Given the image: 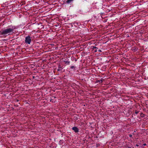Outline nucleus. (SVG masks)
I'll return each mask as SVG.
<instances>
[{"instance_id": "obj_1", "label": "nucleus", "mask_w": 148, "mask_h": 148, "mask_svg": "<svg viewBox=\"0 0 148 148\" xmlns=\"http://www.w3.org/2000/svg\"><path fill=\"white\" fill-rule=\"evenodd\" d=\"M15 29L14 26H11L10 27H8L0 32V34L3 36L10 35L13 32L14 30Z\"/></svg>"}, {"instance_id": "obj_2", "label": "nucleus", "mask_w": 148, "mask_h": 148, "mask_svg": "<svg viewBox=\"0 0 148 148\" xmlns=\"http://www.w3.org/2000/svg\"><path fill=\"white\" fill-rule=\"evenodd\" d=\"M31 41V38L29 36H28L25 37V42L26 43L29 44Z\"/></svg>"}, {"instance_id": "obj_3", "label": "nucleus", "mask_w": 148, "mask_h": 148, "mask_svg": "<svg viewBox=\"0 0 148 148\" xmlns=\"http://www.w3.org/2000/svg\"><path fill=\"white\" fill-rule=\"evenodd\" d=\"M72 129L75 132H79L78 128L76 127H73Z\"/></svg>"}, {"instance_id": "obj_4", "label": "nucleus", "mask_w": 148, "mask_h": 148, "mask_svg": "<svg viewBox=\"0 0 148 148\" xmlns=\"http://www.w3.org/2000/svg\"><path fill=\"white\" fill-rule=\"evenodd\" d=\"M73 0H66L65 2V3L66 4H69Z\"/></svg>"}, {"instance_id": "obj_5", "label": "nucleus", "mask_w": 148, "mask_h": 148, "mask_svg": "<svg viewBox=\"0 0 148 148\" xmlns=\"http://www.w3.org/2000/svg\"><path fill=\"white\" fill-rule=\"evenodd\" d=\"M92 49L94 52H97L98 48L96 47L93 46Z\"/></svg>"}, {"instance_id": "obj_6", "label": "nucleus", "mask_w": 148, "mask_h": 148, "mask_svg": "<svg viewBox=\"0 0 148 148\" xmlns=\"http://www.w3.org/2000/svg\"><path fill=\"white\" fill-rule=\"evenodd\" d=\"M62 68L61 66L60 65H59L58 66V68L57 69V71H59L61 70L62 69Z\"/></svg>"}, {"instance_id": "obj_7", "label": "nucleus", "mask_w": 148, "mask_h": 148, "mask_svg": "<svg viewBox=\"0 0 148 148\" xmlns=\"http://www.w3.org/2000/svg\"><path fill=\"white\" fill-rule=\"evenodd\" d=\"M145 114H143L142 113H140V116L142 117H145Z\"/></svg>"}, {"instance_id": "obj_8", "label": "nucleus", "mask_w": 148, "mask_h": 148, "mask_svg": "<svg viewBox=\"0 0 148 148\" xmlns=\"http://www.w3.org/2000/svg\"><path fill=\"white\" fill-rule=\"evenodd\" d=\"M64 62H65L66 64H67L68 65L69 64H70V62L69 61H64Z\"/></svg>"}, {"instance_id": "obj_9", "label": "nucleus", "mask_w": 148, "mask_h": 148, "mask_svg": "<svg viewBox=\"0 0 148 148\" xmlns=\"http://www.w3.org/2000/svg\"><path fill=\"white\" fill-rule=\"evenodd\" d=\"M50 101L51 102H53V103H55V102H56V100H53V99H51L50 100Z\"/></svg>"}, {"instance_id": "obj_10", "label": "nucleus", "mask_w": 148, "mask_h": 148, "mask_svg": "<svg viewBox=\"0 0 148 148\" xmlns=\"http://www.w3.org/2000/svg\"><path fill=\"white\" fill-rule=\"evenodd\" d=\"M103 80H104V79L103 78H101V80H100V82L101 83H102L103 82Z\"/></svg>"}, {"instance_id": "obj_11", "label": "nucleus", "mask_w": 148, "mask_h": 148, "mask_svg": "<svg viewBox=\"0 0 148 148\" xmlns=\"http://www.w3.org/2000/svg\"><path fill=\"white\" fill-rule=\"evenodd\" d=\"M100 80H97L96 82H95V83H100Z\"/></svg>"}, {"instance_id": "obj_12", "label": "nucleus", "mask_w": 148, "mask_h": 148, "mask_svg": "<svg viewBox=\"0 0 148 148\" xmlns=\"http://www.w3.org/2000/svg\"><path fill=\"white\" fill-rule=\"evenodd\" d=\"M75 68V67L74 66H72L70 67V68L71 69H73Z\"/></svg>"}, {"instance_id": "obj_13", "label": "nucleus", "mask_w": 148, "mask_h": 148, "mask_svg": "<svg viewBox=\"0 0 148 148\" xmlns=\"http://www.w3.org/2000/svg\"><path fill=\"white\" fill-rule=\"evenodd\" d=\"M138 113V111H136L135 112V113L136 114H137Z\"/></svg>"}, {"instance_id": "obj_14", "label": "nucleus", "mask_w": 148, "mask_h": 148, "mask_svg": "<svg viewBox=\"0 0 148 148\" xmlns=\"http://www.w3.org/2000/svg\"><path fill=\"white\" fill-rule=\"evenodd\" d=\"M76 23L78 25L80 24V23L79 22Z\"/></svg>"}, {"instance_id": "obj_15", "label": "nucleus", "mask_w": 148, "mask_h": 148, "mask_svg": "<svg viewBox=\"0 0 148 148\" xmlns=\"http://www.w3.org/2000/svg\"><path fill=\"white\" fill-rule=\"evenodd\" d=\"M129 136L130 137H132V135L131 134H130L129 135Z\"/></svg>"}, {"instance_id": "obj_16", "label": "nucleus", "mask_w": 148, "mask_h": 148, "mask_svg": "<svg viewBox=\"0 0 148 148\" xmlns=\"http://www.w3.org/2000/svg\"><path fill=\"white\" fill-rule=\"evenodd\" d=\"M98 51H99L100 52H101V50H100V49Z\"/></svg>"}, {"instance_id": "obj_17", "label": "nucleus", "mask_w": 148, "mask_h": 148, "mask_svg": "<svg viewBox=\"0 0 148 148\" xmlns=\"http://www.w3.org/2000/svg\"><path fill=\"white\" fill-rule=\"evenodd\" d=\"M146 145V144L145 143H144V144H143V145L144 146H145V145Z\"/></svg>"}, {"instance_id": "obj_18", "label": "nucleus", "mask_w": 148, "mask_h": 148, "mask_svg": "<svg viewBox=\"0 0 148 148\" xmlns=\"http://www.w3.org/2000/svg\"><path fill=\"white\" fill-rule=\"evenodd\" d=\"M136 146H137V147H138L139 146V145H138V144H136Z\"/></svg>"}, {"instance_id": "obj_19", "label": "nucleus", "mask_w": 148, "mask_h": 148, "mask_svg": "<svg viewBox=\"0 0 148 148\" xmlns=\"http://www.w3.org/2000/svg\"><path fill=\"white\" fill-rule=\"evenodd\" d=\"M11 7L10 5H9V6H8L7 7Z\"/></svg>"}, {"instance_id": "obj_20", "label": "nucleus", "mask_w": 148, "mask_h": 148, "mask_svg": "<svg viewBox=\"0 0 148 148\" xmlns=\"http://www.w3.org/2000/svg\"><path fill=\"white\" fill-rule=\"evenodd\" d=\"M74 24H75V23Z\"/></svg>"}]
</instances>
